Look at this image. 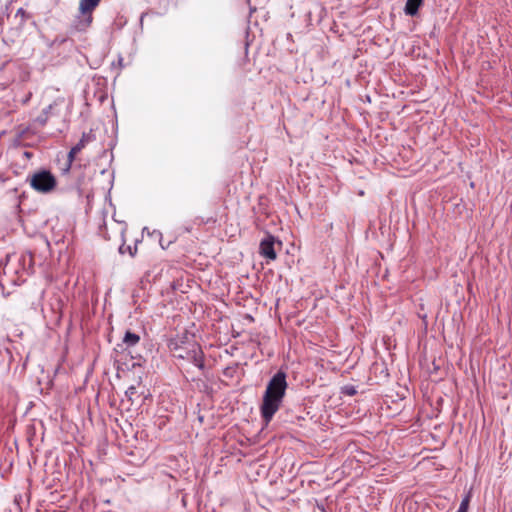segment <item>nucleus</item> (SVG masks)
I'll use <instances>...</instances> for the list:
<instances>
[{"instance_id": "f257e3e1", "label": "nucleus", "mask_w": 512, "mask_h": 512, "mask_svg": "<svg viewBox=\"0 0 512 512\" xmlns=\"http://www.w3.org/2000/svg\"><path fill=\"white\" fill-rule=\"evenodd\" d=\"M286 388V375L283 372H278L269 381L261 406V413L266 422H269L279 409Z\"/></svg>"}, {"instance_id": "f03ea898", "label": "nucleus", "mask_w": 512, "mask_h": 512, "mask_svg": "<svg viewBox=\"0 0 512 512\" xmlns=\"http://www.w3.org/2000/svg\"><path fill=\"white\" fill-rule=\"evenodd\" d=\"M30 185L31 187L41 193H48L52 191L56 186L55 177L46 170H42L34 173L30 177Z\"/></svg>"}, {"instance_id": "7ed1b4c3", "label": "nucleus", "mask_w": 512, "mask_h": 512, "mask_svg": "<svg viewBox=\"0 0 512 512\" xmlns=\"http://www.w3.org/2000/svg\"><path fill=\"white\" fill-rule=\"evenodd\" d=\"M274 244H275L274 237L267 236L260 243V254L269 260H275L276 252L274 249Z\"/></svg>"}, {"instance_id": "20e7f679", "label": "nucleus", "mask_w": 512, "mask_h": 512, "mask_svg": "<svg viewBox=\"0 0 512 512\" xmlns=\"http://www.w3.org/2000/svg\"><path fill=\"white\" fill-rule=\"evenodd\" d=\"M423 0H407L405 5V13L407 15H415L419 9V7L422 5Z\"/></svg>"}, {"instance_id": "39448f33", "label": "nucleus", "mask_w": 512, "mask_h": 512, "mask_svg": "<svg viewBox=\"0 0 512 512\" xmlns=\"http://www.w3.org/2000/svg\"><path fill=\"white\" fill-rule=\"evenodd\" d=\"M100 0H81L80 11L85 14L91 12L99 3Z\"/></svg>"}, {"instance_id": "423d86ee", "label": "nucleus", "mask_w": 512, "mask_h": 512, "mask_svg": "<svg viewBox=\"0 0 512 512\" xmlns=\"http://www.w3.org/2000/svg\"><path fill=\"white\" fill-rule=\"evenodd\" d=\"M87 138L83 136L80 141L70 150L69 152V159L72 161L74 157L81 151L82 148L85 147L87 143Z\"/></svg>"}, {"instance_id": "0eeeda50", "label": "nucleus", "mask_w": 512, "mask_h": 512, "mask_svg": "<svg viewBox=\"0 0 512 512\" xmlns=\"http://www.w3.org/2000/svg\"><path fill=\"white\" fill-rule=\"evenodd\" d=\"M139 339L140 338L138 335L131 332H127L124 337V343H126L129 346H133L138 343Z\"/></svg>"}, {"instance_id": "6e6552de", "label": "nucleus", "mask_w": 512, "mask_h": 512, "mask_svg": "<svg viewBox=\"0 0 512 512\" xmlns=\"http://www.w3.org/2000/svg\"><path fill=\"white\" fill-rule=\"evenodd\" d=\"M470 502V495H467L461 502L460 507L457 512H467L468 506Z\"/></svg>"}, {"instance_id": "1a4fd4ad", "label": "nucleus", "mask_w": 512, "mask_h": 512, "mask_svg": "<svg viewBox=\"0 0 512 512\" xmlns=\"http://www.w3.org/2000/svg\"><path fill=\"white\" fill-rule=\"evenodd\" d=\"M354 391L352 389H349V394H353Z\"/></svg>"}, {"instance_id": "9d476101", "label": "nucleus", "mask_w": 512, "mask_h": 512, "mask_svg": "<svg viewBox=\"0 0 512 512\" xmlns=\"http://www.w3.org/2000/svg\"><path fill=\"white\" fill-rule=\"evenodd\" d=\"M354 391L352 389H349V394H353Z\"/></svg>"}]
</instances>
